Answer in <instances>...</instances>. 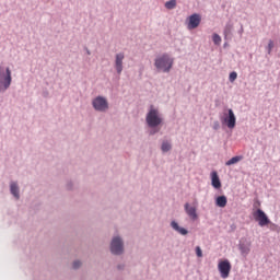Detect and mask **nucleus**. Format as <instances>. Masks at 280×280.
Returning <instances> with one entry per match:
<instances>
[{
    "mask_svg": "<svg viewBox=\"0 0 280 280\" xmlns=\"http://www.w3.org/2000/svg\"><path fill=\"white\" fill-rule=\"evenodd\" d=\"M155 67L159 71H163L164 73H170L172 67H174V59L170 57V55H162L155 59Z\"/></svg>",
    "mask_w": 280,
    "mask_h": 280,
    "instance_id": "nucleus-1",
    "label": "nucleus"
},
{
    "mask_svg": "<svg viewBox=\"0 0 280 280\" xmlns=\"http://www.w3.org/2000/svg\"><path fill=\"white\" fill-rule=\"evenodd\" d=\"M12 84V72L10 68H4L0 66V93L8 91Z\"/></svg>",
    "mask_w": 280,
    "mask_h": 280,
    "instance_id": "nucleus-2",
    "label": "nucleus"
},
{
    "mask_svg": "<svg viewBox=\"0 0 280 280\" xmlns=\"http://www.w3.org/2000/svg\"><path fill=\"white\" fill-rule=\"evenodd\" d=\"M161 121H163V119L161 115H159V110L151 108L147 115L148 126H150V128H156V126H161Z\"/></svg>",
    "mask_w": 280,
    "mask_h": 280,
    "instance_id": "nucleus-3",
    "label": "nucleus"
},
{
    "mask_svg": "<svg viewBox=\"0 0 280 280\" xmlns=\"http://www.w3.org/2000/svg\"><path fill=\"white\" fill-rule=\"evenodd\" d=\"M253 218L258 222L259 226H268L270 223V219H268V215L261 209L255 210L253 212Z\"/></svg>",
    "mask_w": 280,
    "mask_h": 280,
    "instance_id": "nucleus-4",
    "label": "nucleus"
},
{
    "mask_svg": "<svg viewBox=\"0 0 280 280\" xmlns=\"http://www.w3.org/2000/svg\"><path fill=\"white\" fill-rule=\"evenodd\" d=\"M218 270L222 279H229V275H231V261L228 259L220 260L218 264Z\"/></svg>",
    "mask_w": 280,
    "mask_h": 280,
    "instance_id": "nucleus-5",
    "label": "nucleus"
},
{
    "mask_svg": "<svg viewBox=\"0 0 280 280\" xmlns=\"http://www.w3.org/2000/svg\"><path fill=\"white\" fill-rule=\"evenodd\" d=\"M92 104L95 110H98L100 113L108 110V101H106V98L102 96H97L96 98H94Z\"/></svg>",
    "mask_w": 280,
    "mask_h": 280,
    "instance_id": "nucleus-6",
    "label": "nucleus"
},
{
    "mask_svg": "<svg viewBox=\"0 0 280 280\" xmlns=\"http://www.w3.org/2000/svg\"><path fill=\"white\" fill-rule=\"evenodd\" d=\"M113 255H121L124 253V242L119 237H114L110 244Z\"/></svg>",
    "mask_w": 280,
    "mask_h": 280,
    "instance_id": "nucleus-7",
    "label": "nucleus"
},
{
    "mask_svg": "<svg viewBox=\"0 0 280 280\" xmlns=\"http://www.w3.org/2000/svg\"><path fill=\"white\" fill-rule=\"evenodd\" d=\"M221 121H222V124H225L228 126V128L233 130V128H235V124H236L235 113H233V109H229L228 115H225V117H222Z\"/></svg>",
    "mask_w": 280,
    "mask_h": 280,
    "instance_id": "nucleus-8",
    "label": "nucleus"
},
{
    "mask_svg": "<svg viewBox=\"0 0 280 280\" xmlns=\"http://www.w3.org/2000/svg\"><path fill=\"white\" fill-rule=\"evenodd\" d=\"M202 21V18H200V14L195 13L188 18V30H196L198 25H200V22Z\"/></svg>",
    "mask_w": 280,
    "mask_h": 280,
    "instance_id": "nucleus-9",
    "label": "nucleus"
},
{
    "mask_svg": "<svg viewBox=\"0 0 280 280\" xmlns=\"http://www.w3.org/2000/svg\"><path fill=\"white\" fill-rule=\"evenodd\" d=\"M124 58H126L124 52H119L116 55L115 67L117 73H121L124 71Z\"/></svg>",
    "mask_w": 280,
    "mask_h": 280,
    "instance_id": "nucleus-10",
    "label": "nucleus"
},
{
    "mask_svg": "<svg viewBox=\"0 0 280 280\" xmlns=\"http://www.w3.org/2000/svg\"><path fill=\"white\" fill-rule=\"evenodd\" d=\"M211 185L214 189H220L222 187V182H220V176H218V172L215 171L211 173Z\"/></svg>",
    "mask_w": 280,
    "mask_h": 280,
    "instance_id": "nucleus-11",
    "label": "nucleus"
},
{
    "mask_svg": "<svg viewBox=\"0 0 280 280\" xmlns=\"http://www.w3.org/2000/svg\"><path fill=\"white\" fill-rule=\"evenodd\" d=\"M185 211L191 220H198V213L196 212V207H191L189 206V203H186Z\"/></svg>",
    "mask_w": 280,
    "mask_h": 280,
    "instance_id": "nucleus-12",
    "label": "nucleus"
},
{
    "mask_svg": "<svg viewBox=\"0 0 280 280\" xmlns=\"http://www.w3.org/2000/svg\"><path fill=\"white\" fill-rule=\"evenodd\" d=\"M228 202H229V200L226 199V196H219L215 199V206L220 207L221 209H224V207H226Z\"/></svg>",
    "mask_w": 280,
    "mask_h": 280,
    "instance_id": "nucleus-13",
    "label": "nucleus"
},
{
    "mask_svg": "<svg viewBox=\"0 0 280 280\" xmlns=\"http://www.w3.org/2000/svg\"><path fill=\"white\" fill-rule=\"evenodd\" d=\"M171 226H172L175 231H177V233H180V235H187V230L184 229V228H179V226H178V223H176V221H173V222L171 223Z\"/></svg>",
    "mask_w": 280,
    "mask_h": 280,
    "instance_id": "nucleus-14",
    "label": "nucleus"
},
{
    "mask_svg": "<svg viewBox=\"0 0 280 280\" xmlns=\"http://www.w3.org/2000/svg\"><path fill=\"white\" fill-rule=\"evenodd\" d=\"M242 159H244V156L242 155H236L232 159H230L228 162H225V165H235V163H240V161H242Z\"/></svg>",
    "mask_w": 280,
    "mask_h": 280,
    "instance_id": "nucleus-15",
    "label": "nucleus"
},
{
    "mask_svg": "<svg viewBox=\"0 0 280 280\" xmlns=\"http://www.w3.org/2000/svg\"><path fill=\"white\" fill-rule=\"evenodd\" d=\"M11 189V194L14 196V198L19 199V186L16 185V183H12L10 186Z\"/></svg>",
    "mask_w": 280,
    "mask_h": 280,
    "instance_id": "nucleus-16",
    "label": "nucleus"
},
{
    "mask_svg": "<svg viewBox=\"0 0 280 280\" xmlns=\"http://www.w3.org/2000/svg\"><path fill=\"white\" fill-rule=\"evenodd\" d=\"M241 254L246 257L250 253V247L246 245H240Z\"/></svg>",
    "mask_w": 280,
    "mask_h": 280,
    "instance_id": "nucleus-17",
    "label": "nucleus"
},
{
    "mask_svg": "<svg viewBox=\"0 0 280 280\" xmlns=\"http://www.w3.org/2000/svg\"><path fill=\"white\" fill-rule=\"evenodd\" d=\"M166 10H174L176 8V0H170L165 3Z\"/></svg>",
    "mask_w": 280,
    "mask_h": 280,
    "instance_id": "nucleus-18",
    "label": "nucleus"
},
{
    "mask_svg": "<svg viewBox=\"0 0 280 280\" xmlns=\"http://www.w3.org/2000/svg\"><path fill=\"white\" fill-rule=\"evenodd\" d=\"M172 150V144L170 142L165 141L162 143V151L163 152H170Z\"/></svg>",
    "mask_w": 280,
    "mask_h": 280,
    "instance_id": "nucleus-19",
    "label": "nucleus"
},
{
    "mask_svg": "<svg viewBox=\"0 0 280 280\" xmlns=\"http://www.w3.org/2000/svg\"><path fill=\"white\" fill-rule=\"evenodd\" d=\"M212 40H213L214 45H220V43H222V37H220V35H218V34H213Z\"/></svg>",
    "mask_w": 280,
    "mask_h": 280,
    "instance_id": "nucleus-20",
    "label": "nucleus"
},
{
    "mask_svg": "<svg viewBox=\"0 0 280 280\" xmlns=\"http://www.w3.org/2000/svg\"><path fill=\"white\" fill-rule=\"evenodd\" d=\"M230 82H234L237 80V72H231L229 77Z\"/></svg>",
    "mask_w": 280,
    "mask_h": 280,
    "instance_id": "nucleus-21",
    "label": "nucleus"
},
{
    "mask_svg": "<svg viewBox=\"0 0 280 280\" xmlns=\"http://www.w3.org/2000/svg\"><path fill=\"white\" fill-rule=\"evenodd\" d=\"M231 30H233V26L231 24H228L225 26L224 35L229 36V34H231Z\"/></svg>",
    "mask_w": 280,
    "mask_h": 280,
    "instance_id": "nucleus-22",
    "label": "nucleus"
},
{
    "mask_svg": "<svg viewBox=\"0 0 280 280\" xmlns=\"http://www.w3.org/2000/svg\"><path fill=\"white\" fill-rule=\"evenodd\" d=\"M272 49H275V42L270 39L268 44V54H271Z\"/></svg>",
    "mask_w": 280,
    "mask_h": 280,
    "instance_id": "nucleus-23",
    "label": "nucleus"
},
{
    "mask_svg": "<svg viewBox=\"0 0 280 280\" xmlns=\"http://www.w3.org/2000/svg\"><path fill=\"white\" fill-rule=\"evenodd\" d=\"M196 255L197 257H202V249L200 248V246L196 247Z\"/></svg>",
    "mask_w": 280,
    "mask_h": 280,
    "instance_id": "nucleus-24",
    "label": "nucleus"
},
{
    "mask_svg": "<svg viewBox=\"0 0 280 280\" xmlns=\"http://www.w3.org/2000/svg\"><path fill=\"white\" fill-rule=\"evenodd\" d=\"M72 266H73V268L75 270V269L80 268V266H82V262H80V260H77V261L73 262Z\"/></svg>",
    "mask_w": 280,
    "mask_h": 280,
    "instance_id": "nucleus-25",
    "label": "nucleus"
},
{
    "mask_svg": "<svg viewBox=\"0 0 280 280\" xmlns=\"http://www.w3.org/2000/svg\"><path fill=\"white\" fill-rule=\"evenodd\" d=\"M218 126H219V125H218V122H217V126L214 127V128H215V130H217Z\"/></svg>",
    "mask_w": 280,
    "mask_h": 280,
    "instance_id": "nucleus-26",
    "label": "nucleus"
}]
</instances>
